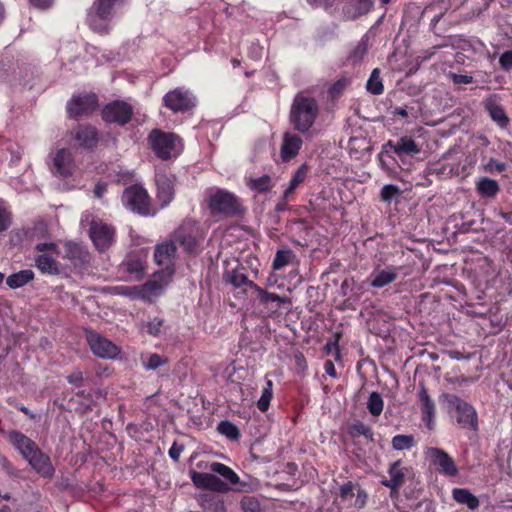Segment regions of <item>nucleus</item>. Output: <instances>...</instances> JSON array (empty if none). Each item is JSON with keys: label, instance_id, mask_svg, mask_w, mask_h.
I'll return each instance as SVG.
<instances>
[{"label": "nucleus", "instance_id": "obj_1", "mask_svg": "<svg viewBox=\"0 0 512 512\" xmlns=\"http://www.w3.org/2000/svg\"><path fill=\"white\" fill-rule=\"evenodd\" d=\"M5 438L39 475L48 479L54 476L55 469L50 457L41 451L35 441L18 430L6 432Z\"/></svg>", "mask_w": 512, "mask_h": 512}, {"label": "nucleus", "instance_id": "obj_2", "mask_svg": "<svg viewBox=\"0 0 512 512\" xmlns=\"http://www.w3.org/2000/svg\"><path fill=\"white\" fill-rule=\"evenodd\" d=\"M319 115V105L316 99L297 93L292 101L289 121L299 133L305 134L313 127Z\"/></svg>", "mask_w": 512, "mask_h": 512}, {"label": "nucleus", "instance_id": "obj_3", "mask_svg": "<svg viewBox=\"0 0 512 512\" xmlns=\"http://www.w3.org/2000/svg\"><path fill=\"white\" fill-rule=\"evenodd\" d=\"M207 202L212 215L240 217L246 212L240 199L235 194L224 189L211 191Z\"/></svg>", "mask_w": 512, "mask_h": 512}, {"label": "nucleus", "instance_id": "obj_4", "mask_svg": "<svg viewBox=\"0 0 512 512\" xmlns=\"http://www.w3.org/2000/svg\"><path fill=\"white\" fill-rule=\"evenodd\" d=\"M124 0H94L87 11L86 22L91 30L105 35L110 30L113 9Z\"/></svg>", "mask_w": 512, "mask_h": 512}, {"label": "nucleus", "instance_id": "obj_5", "mask_svg": "<svg viewBox=\"0 0 512 512\" xmlns=\"http://www.w3.org/2000/svg\"><path fill=\"white\" fill-rule=\"evenodd\" d=\"M169 236L189 254H195L204 239L199 223L192 218H185Z\"/></svg>", "mask_w": 512, "mask_h": 512}, {"label": "nucleus", "instance_id": "obj_6", "mask_svg": "<svg viewBox=\"0 0 512 512\" xmlns=\"http://www.w3.org/2000/svg\"><path fill=\"white\" fill-rule=\"evenodd\" d=\"M148 142L155 155L162 160H168L177 155L181 143L176 134L163 132L160 129H153L150 132Z\"/></svg>", "mask_w": 512, "mask_h": 512}, {"label": "nucleus", "instance_id": "obj_7", "mask_svg": "<svg viewBox=\"0 0 512 512\" xmlns=\"http://www.w3.org/2000/svg\"><path fill=\"white\" fill-rule=\"evenodd\" d=\"M441 397L447 403L449 409L456 411L457 423L463 429L478 430L477 412L471 404L454 394L445 393Z\"/></svg>", "mask_w": 512, "mask_h": 512}, {"label": "nucleus", "instance_id": "obj_8", "mask_svg": "<svg viewBox=\"0 0 512 512\" xmlns=\"http://www.w3.org/2000/svg\"><path fill=\"white\" fill-rule=\"evenodd\" d=\"M123 205L133 212L149 215L151 212L150 196L145 188L139 184L127 187L121 197Z\"/></svg>", "mask_w": 512, "mask_h": 512}, {"label": "nucleus", "instance_id": "obj_9", "mask_svg": "<svg viewBox=\"0 0 512 512\" xmlns=\"http://www.w3.org/2000/svg\"><path fill=\"white\" fill-rule=\"evenodd\" d=\"M174 273L175 268H163L156 271L150 280L140 285L141 299L150 300L152 297L160 295L171 282Z\"/></svg>", "mask_w": 512, "mask_h": 512}, {"label": "nucleus", "instance_id": "obj_10", "mask_svg": "<svg viewBox=\"0 0 512 512\" xmlns=\"http://www.w3.org/2000/svg\"><path fill=\"white\" fill-rule=\"evenodd\" d=\"M174 273L175 268H163L156 271L150 280L140 285L141 299L150 300L152 297L160 295L171 282Z\"/></svg>", "mask_w": 512, "mask_h": 512}, {"label": "nucleus", "instance_id": "obj_11", "mask_svg": "<svg viewBox=\"0 0 512 512\" xmlns=\"http://www.w3.org/2000/svg\"><path fill=\"white\" fill-rule=\"evenodd\" d=\"M85 337L94 355L103 359H114L120 349L109 339L93 330H85Z\"/></svg>", "mask_w": 512, "mask_h": 512}, {"label": "nucleus", "instance_id": "obj_12", "mask_svg": "<svg viewBox=\"0 0 512 512\" xmlns=\"http://www.w3.org/2000/svg\"><path fill=\"white\" fill-rule=\"evenodd\" d=\"M163 103L174 113L187 112L195 107L196 98L189 90L176 88L163 97Z\"/></svg>", "mask_w": 512, "mask_h": 512}, {"label": "nucleus", "instance_id": "obj_13", "mask_svg": "<svg viewBox=\"0 0 512 512\" xmlns=\"http://www.w3.org/2000/svg\"><path fill=\"white\" fill-rule=\"evenodd\" d=\"M98 107V98L95 93L73 95L67 102L66 110L70 118L89 115Z\"/></svg>", "mask_w": 512, "mask_h": 512}, {"label": "nucleus", "instance_id": "obj_14", "mask_svg": "<svg viewBox=\"0 0 512 512\" xmlns=\"http://www.w3.org/2000/svg\"><path fill=\"white\" fill-rule=\"evenodd\" d=\"M89 236L95 247L103 252L115 241V228L101 220H93L89 229Z\"/></svg>", "mask_w": 512, "mask_h": 512}, {"label": "nucleus", "instance_id": "obj_15", "mask_svg": "<svg viewBox=\"0 0 512 512\" xmlns=\"http://www.w3.org/2000/svg\"><path fill=\"white\" fill-rule=\"evenodd\" d=\"M132 116V106L121 100L108 103L102 110V119L107 123L125 125L132 119Z\"/></svg>", "mask_w": 512, "mask_h": 512}, {"label": "nucleus", "instance_id": "obj_16", "mask_svg": "<svg viewBox=\"0 0 512 512\" xmlns=\"http://www.w3.org/2000/svg\"><path fill=\"white\" fill-rule=\"evenodd\" d=\"M341 502L350 507L362 509L367 502L368 495L358 483L348 481L340 485L338 493Z\"/></svg>", "mask_w": 512, "mask_h": 512}, {"label": "nucleus", "instance_id": "obj_17", "mask_svg": "<svg viewBox=\"0 0 512 512\" xmlns=\"http://www.w3.org/2000/svg\"><path fill=\"white\" fill-rule=\"evenodd\" d=\"M70 137L76 141V147L85 150H94L100 140V132L96 127L84 124L77 126L70 132Z\"/></svg>", "mask_w": 512, "mask_h": 512}, {"label": "nucleus", "instance_id": "obj_18", "mask_svg": "<svg viewBox=\"0 0 512 512\" xmlns=\"http://www.w3.org/2000/svg\"><path fill=\"white\" fill-rule=\"evenodd\" d=\"M176 256L177 245L170 236L155 246L154 260L164 268H174Z\"/></svg>", "mask_w": 512, "mask_h": 512}, {"label": "nucleus", "instance_id": "obj_19", "mask_svg": "<svg viewBox=\"0 0 512 512\" xmlns=\"http://www.w3.org/2000/svg\"><path fill=\"white\" fill-rule=\"evenodd\" d=\"M64 258L68 259L74 267H85L90 264L91 255L81 244L75 242H66L64 244Z\"/></svg>", "mask_w": 512, "mask_h": 512}, {"label": "nucleus", "instance_id": "obj_20", "mask_svg": "<svg viewBox=\"0 0 512 512\" xmlns=\"http://www.w3.org/2000/svg\"><path fill=\"white\" fill-rule=\"evenodd\" d=\"M54 173L60 177H70L76 168L72 153L65 148L59 149L53 159Z\"/></svg>", "mask_w": 512, "mask_h": 512}, {"label": "nucleus", "instance_id": "obj_21", "mask_svg": "<svg viewBox=\"0 0 512 512\" xmlns=\"http://www.w3.org/2000/svg\"><path fill=\"white\" fill-rule=\"evenodd\" d=\"M418 398L421 405L422 420L426 423L428 429L432 430L434 428L436 407L423 382L419 384Z\"/></svg>", "mask_w": 512, "mask_h": 512}, {"label": "nucleus", "instance_id": "obj_22", "mask_svg": "<svg viewBox=\"0 0 512 512\" xmlns=\"http://www.w3.org/2000/svg\"><path fill=\"white\" fill-rule=\"evenodd\" d=\"M303 145L302 138L292 132H285L282 138V144L280 148V156L284 162H288L295 158L299 150Z\"/></svg>", "mask_w": 512, "mask_h": 512}, {"label": "nucleus", "instance_id": "obj_23", "mask_svg": "<svg viewBox=\"0 0 512 512\" xmlns=\"http://www.w3.org/2000/svg\"><path fill=\"white\" fill-rule=\"evenodd\" d=\"M432 461L437 465L441 471L448 476H455L458 474V469L454 460L442 449L430 448L428 451Z\"/></svg>", "mask_w": 512, "mask_h": 512}, {"label": "nucleus", "instance_id": "obj_24", "mask_svg": "<svg viewBox=\"0 0 512 512\" xmlns=\"http://www.w3.org/2000/svg\"><path fill=\"white\" fill-rule=\"evenodd\" d=\"M157 185V198L161 207H166L174 199L175 191L174 185L170 178L165 174H158L156 176Z\"/></svg>", "mask_w": 512, "mask_h": 512}, {"label": "nucleus", "instance_id": "obj_25", "mask_svg": "<svg viewBox=\"0 0 512 512\" xmlns=\"http://www.w3.org/2000/svg\"><path fill=\"white\" fill-rule=\"evenodd\" d=\"M387 146H389L393 152L398 155H415L418 154L421 149L419 145L415 142V140L412 137L404 136L401 137L396 142L389 141L387 143Z\"/></svg>", "mask_w": 512, "mask_h": 512}, {"label": "nucleus", "instance_id": "obj_26", "mask_svg": "<svg viewBox=\"0 0 512 512\" xmlns=\"http://www.w3.org/2000/svg\"><path fill=\"white\" fill-rule=\"evenodd\" d=\"M371 7L370 0H347L343 6V14L347 19H355L367 13Z\"/></svg>", "mask_w": 512, "mask_h": 512}, {"label": "nucleus", "instance_id": "obj_27", "mask_svg": "<svg viewBox=\"0 0 512 512\" xmlns=\"http://www.w3.org/2000/svg\"><path fill=\"white\" fill-rule=\"evenodd\" d=\"M35 266L37 269L48 275H59V263L48 253H42L35 258Z\"/></svg>", "mask_w": 512, "mask_h": 512}, {"label": "nucleus", "instance_id": "obj_28", "mask_svg": "<svg viewBox=\"0 0 512 512\" xmlns=\"http://www.w3.org/2000/svg\"><path fill=\"white\" fill-rule=\"evenodd\" d=\"M400 465L401 461L392 463L388 470L390 479L382 481V484L390 488L392 491L397 490L402 486L404 482L405 472L404 469L400 467Z\"/></svg>", "mask_w": 512, "mask_h": 512}, {"label": "nucleus", "instance_id": "obj_29", "mask_svg": "<svg viewBox=\"0 0 512 512\" xmlns=\"http://www.w3.org/2000/svg\"><path fill=\"white\" fill-rule=\"evenodd\" d=\"M476 191L484 198H494L499 193L500 186L496 180L482 177L476 182Z\"/></svg>", "mask_w": 512, "mask_h": 512}, {"label": "nucleus", "instance_id": "obj_30", "mask_svg": "<svg viewBox=\"0 0 512 512\" xmlns=\"http://www.w3.org/2000/svg\"><path fill=\"white\" fill-rule=\"evenodd\" d=\"M485 109L489 113V116L495 121L500 127L504 128L509 124V118L507 117L504 109L494 100H487L485 102Z\"/></svg>", "mask_w": 512, "mask_h": 512}, {"label": "nucleus", "instance_id": "obj_31", "mask_svg": "<svg viewBox=\"0 0 512 512\" xmlns=\"http://www.w3.org/2000/svg\"><path fill=\"white\" fill-rule=\"evenodd\" d=\"M34 279V272L31 269H24L11 274L6 278V284L11 289H18Z\"/></svg>", "mask_w": 512, "mask_h": 512}, {"label": "nucleus", "instance_id": "obj_32", "mask_svg": "<svg viewBox=\"0 0 512 512\" xmlns=\"http://www.w3.org/2000/svg\"><path fill=\"white\" fill-rule=\"evenodd\" d=\"M453 498L459 504L467 505L469 509H476L479 507L478 498L472 494L468 489L455 488L452 491Z\"/></svg>", "mask_w": 512, "mask_h": 512}, {"label": "nucleus", "instance_id": "obj_33", "mask_svg": "<svg viewBox=\"0 0 512 512\" xmlns=\"http://www.w3.org/2000/svg\"><path fill=\"white\" fill-rule=\"evenodd\" d=\"M210 472L222 476L229 486L239 482V477L237 474L230 467L223 463L213 462L210 465Z\"/></svg>", "mask_w": 512, "mask_h": 512}, {"label": "nucleus", "instance_id": "obj_34", "mask_svg": "<svg viewBox=\"0 0 512 512\" xmlns=\"http://www.w3.org/2000/svg\"><path fill=\"white\" fill-rule=\"evenodd\" d=\"M247 186L257 193H265L274 187V182L270 175L265 174L258 178H250L247 182Z\"/></svg>", "mask_w": 512, "mask_h": 512}, {"label": "nucleus", "instance_id": "obj_35", "mask_svg": "<svg viewBox=\"0 0 512 512\" xmlns=\"http://www.w3.org/2000/svg\"><path fill=\"white\" fill-rule=\"evenodd\" d=\"M397 278L395 269L382 270L371 281V286L374 288H382L394 282Z\"/></svg>", "mask_w": 512, "mask_h": 512}, {"label": "nucleus", "instance_id": "obj_36", "mask_svg": "<svg viewBox=\"0 0 512 512\" xmlns=\"http://www.w3.org/2000/svg\"><path fill=\"white\" fill-rule=\"evenodd\" d=\"M250 288L258 294L259 300L262 304H266L270 301L278 303H287L289 301L287 297H281L275 293H269L257 284H250Z\"/></svg>", "mask_w": 512, "mask_h": 512}, {"label": "nucleus", "instance_id": "obj_37", "mask_svg": "<svg viewBox=\"0 0 512 512\" xmlns=\"http://www.w3.org/2000/svg\"><path fill=\"white\" fill-rule=\"evenodd\" d=\"M125 270L135 279L139 280L143 276L144 264L138 257H131L123 263Z\"/></svg>", "mask_w": 512, "mask_h": 512}, {"label": "nucleus", "instance_id": "obj_38", "mask_svg": "<svg viewBox=\"0 0 512 512\" xmlns=\"http://www.w3.org/2000/svg\"><path fill=\"white\" fill-rule=\"evenodd\" d=\"M225 279L228 283L232 284L236 288H239L243 285H247L250 287V284H255L253 281L249 280L244 273L240 272L239 270H232L226 272Z\"/></svg>", "mask_w": 512, "mask_h": 512}, {"label": "nucleus", "instance_id": "obj_39", "mask_svg": "<svg viewBox=\"0 0 512 512\" xmlns=\"http://www.w3.org/2000/svg\"><path fill=\"white\" fill-rule=\"evenodd\" d=\"M366 88L373 95H380L383 93L384 87L379 69L376 68L372 71L370 78L367 81Z\"/></svg>", "mask_w": 512, "mask_h": 512}, {"label": "nucleus", "instance_id": "obj_40", "mask_svg": "<svg viewBox=\"0 0 512 512\" xmlns=\"http://www.w3.org/2000/svg\"><path fill=\"white\" fill-rule=\"evenodd\" d=\"M384 402L380 393L371 392L367 401V409L373 416H379L383 411Z\"/></svg>", "mask_w": 512, "mask_h": 512}, {"label": "nucleus", "instance_id": "obj_41", "mask_svg": "<svg viewBox=\"0 0 512 512\" xmlns=\"http://www.w3.org/2000/svg\"><path fill=\"white\" fill-rule=\"evenodd\" d=\"M217 430L230 440H238L240 438L238 427L228 420L221 421L217 426Z\"/></svg>", "mask_w": 512, "mask_h": 512}, {"label": "nucleus", "instance_id": "obj_42", "mask_svg": "<svg viewBox=\"0 0 512 512\" xmlns=\"http://www.w3.org/2000/svg\"><path fill=\"white\" fill-rule=\"evenodd\" d=\"M272 387V381L267 379L266 386L263 388L261 397L257 402V407L261 412L267 411L270 406V402L273 397Z\"/></svg>", "mask_w": 512, "mask_h": 512}, {"label": "nucleus", "instance_id": "obj_43", "mask_svg": "<svg viewBox=\"0 0 512 512\" xmlns=\"http://www.w3.org/2000/svg\"><path fill=\"white\" fill-rule=\"evenodd\" d=\"M293 256L294 254L290 249L278 250L272 263L273 269L280 270L283 267L287 266L290 263Z\"/></svg>", "mask_w": 512, "mask_h": 512}, {"label": "nucleus", "instance_id": "obj_44", "mask_svg": "<svg viewBox=\"0 0 512 512\" xmlns=\"http://www.w3.org/2000/svg\"><path fill=\"white\" fill-rule=\"evenodd\" d=\"M414 437L412 435H396L392 438V447L395 450H409L414 446Z\"/></svg>", "mask_w": 512, "mask_h": 512}, {"label": "nucleus", "instance_id": "obj_45", "mask_svg": "<svg viewBox=\"0 0 512 512\" xmlns=\"http://www.w3.org/2000/svg\"><path fill=\"white\" fill-rule=\"evenodd\" d=\"M199 504L204 508H210L213 504L217 510L223 511V502L218 500L214 495L209 493L200 494L198 498Z\"/></svg>", "mask_w": 512, "mask_h": 512}, {"label": "nucleus", "instance_id": "obj_46", "mask_svg": "<svg viewBox=\"0 0 512 512\" xmlns=\"http://www.w3.org/2000/svg\"><path fill=\"white\" fill-rule=\"evenodd\" d=\"M193 484L198 488L209 489L211 473H201L196 471L190 472Z\"/></svg>", "mask_w": 512, "mask_h": 512}, {"label": "nucleus", "instance_id": "obj_47", "mask_svg": "<svg viewBox=\"0 0 512 512\" xmlns=\"http://www.w3.org/2000/svg\"><path fill=\"white\" fill-rule=\"evenodd\" d=\"M401 194V190L399 187L393 184H387L382 187L380 191V198L382 201L386 203H391V201L398 197Z\"/></svg>", "mask_w": 512, "mask_h": 512}, {"label": "nucleus", "instance_id": "obj_48", "mask_svg": "<svg viewBox=\"0 0 512 512\" xmlns=\"http://www.w3.org/2000/svg\"><path fill=\"white\" fill-rule=\"evenodd\" d=\"M12 223L10 211L5 206L3 200L0 199V232L8 230Z\"/></svg>", "mask_w": 512, "mask_h": 512}, {"label": "nucleus", "instance_id": "obj_49", "mask_svg": "<svg viewBox=\"0 0 512 512\" xmlns=\"http://www.w3.org/2000/svg\"><path fill=\"white\" fill-rule=\"evenodd\" d=\"M243 512H261L259 501L253 496H245L240 502Z\"/></svg>", "mask_w": 512, "mask_h": 512}, {"label": "nucleus", "instance_id": "obj_50", "mask_svg": "<svg viewBox=\"0 0 512 512\" xmlns=\"http://www.w3.org/2000/svg\"><path fill=\"white\" fill-rule=\"evenodd\" d=\"M115 293L127 296L131 299H141L139 286H118L114 288Z\"/></svg>", "mask_w": 512, "mask_h": 512}, {"label": "nucleus", "instance_id": "obj_51", "mask_svg": "<svg viewBox=\"0 0 512 512\" xmlns=\"http://www.w3.org/2000/svg\"><path fill=\"white\" fill-rule=\"evenodd\" d=\"M166 363H168L167 358H163L159 354L153 353L148 357L147 362L144 363V367L146 370H156Z\"/></svg>", "mask_w": 512, "mask_h": 512}, {"label": "nucleus", "instance_id": "obj_52", "mask_svg": "<svg viewBox=\"0 0 512 512\" xmlns=\"http://www.w3.org/2000/svg\"><path fill=\"white\" fill-rule=\"evenodd\" d=\"M209 489L215 492L225 493L229 491L230 486L225 481L218 478L215 473L211 472Z\"/></svg>", "mask_w": 512, "mask_h": 512}, {"label": "nucleus", "instance_id": "obj_53", "mask_svg": "<svg viewBox=\"0 0 512 512\" xmlns=\"http://www.w3.org/2000/svg\"><path fill=\"white\" fill-rule=\"evenodd\" d=\"M351 431L354 435H363L369 439L373 438V432H372L371 428L361 421L355 422L351 426Z\"/></svg>", "mask_w": 512, "mask_h": 512}, {"label": "nucleus", "instance_id": "obj_54", "mask_svg": "<svg viewBox=\"0 0 512 512\" xmlns=\"http://www.w3.org/2000/svg\"><path fill=\"white\" fill-rule=\"evenodd\" d=\"M306 176L307 167L306 165H301L293 174L289 182V185L296 189L305 180Z\"/></svg>", "mask_w": 512, "mask_h": 512}, {"label": "nucleus", "instance_id": "obj_55", "mask_svg": "<svg viewBox=\"0 0 512 512\" xmlns=\"http://www.w3.org/2000/svg\"><path fill=\"white\" fill-rule=\"evenodd\" d=\"M164 320L161 318H154L147 323V332L152 336H158L161 333Z\"/></svg>", "mask_w": 512, "mask_h": 512}, {"label": "nucleus", "instance_id": "obj_56", "mask_svg": "<svg viewBox=\"0 0 512 512\" xmlns=\"http://www.w3.org/2000/svg\"><path fill=\"white\" fill-rule=\"evenodd\" d=\"M68 383L75 385L77 387H81L84 383V375L83 372L79 369H75L67 376Z\"/></svg>", "mask_w": 512, "mask_h": 512}, {"label": "nucleus", "instance_id": "obj_57", "mask_svg": "<svg viewBox=\"0 0 512 512\" xmlns=\"http://www.w3.org/2000/svg\"><path fill=\"white\" fill-rule=\"evenodd\" d=\"M448 76L452 80V82L456 85L470 84L473 82V77L470 75H466V74L463 75V74L449 72Z\"/></svg>", "mask_w": 512, "mask_h": 512}, {"label": "nucleus", "instance_id": "obj_58", "mask_svg": "<svg viewBox=\"0 0 512 512\" xmlns=\"http://www.w3.org/2000/svg\"><path fill=\"white\" fill-rule=\"evenodd\" d=\"M500 67L509 71L512 68V50H507L499 58Z\"/></svg>", "mask_w": 512, "mask_h": 512}, {"label": "nucleus", "instance_id": "obj_59", "mask_svg": "<svg viewBox=\"0 0 512 512\" xmlns=\"http://www.w3.org/2000/svg\"><path fill=\"white\" fill-rule=\"evenodd\" d=\"M35 249L39 252H45V251H50L52 254H56V255H59L60 251H59V248L57 246V244L53 243V242H49V243H38L36 246H35Z\"/></svg>", "mask_w": 512, "mask_h": 512}, {"label": "nucleus", "instance_id": "obj_60", "mask_svg": "<svg viewBox=\"0 0 512 512\" xmlns=\"http://www.w3.org/2000/svg\"><path fill=\"white\" fill-rule=\"evenodd\" d=\"M485 168L487 171H489L491 173L494 171L502 172L506 169V165L503 162H499V161L491 158Z\"/></svg>", "mask_w": 512, "mask_h": 512}, {"label": "nucleus", "instance_id": "obj_61", "mask_svg": "<svg viewBox=\"0 0 512 512\" xmlns=\"http://www.w3.org/2000/svg\"><path fill=\"white\" fill-rule=\"evenodd\" d=\"M54 1L55 0H30V3L37 9L46 10L53 5Z\"/></svg>", "mask_w": 512, "mask_h": 512}, {"label": "nucleus", "instance_id": "obj_62", "mask_svg": "<svg viewBox=\"0 0 512 512\" xmlns=\"http://www.w3.org/2000/svg\"><path fill=\"white\" fill-rule=\"evenodd\" d=\"M183 451V447L182 446H178L176 443H174L172 445V447L169 449V456L174 460V461H178L179 460V457H180V454L182 453Z\"/></svg>", "mask_w": 512, "mask_h": 512}, {"label": "nucleus", "instance_id": "obj_63", "mask_svg": "<svg viewBox=\"0 0 512 512\" xmlns=\"http://www.w3.org/2000/svg\"><path fill=\"white\" fill-rule=\"evenodd\" d=\"M107 190V184L104 182H98L94 188V195L97 198H102Z\"/></svg>", "mask_w": 512, "mask_h": 512}, {"label": "nucleus", "instance_id": "obj_64", "mask_svg": "<svg viewBox=\"0 0 512 512\" xmlns=\"http://www.w3.org/2000/svg\"><path fill=\"white\" fill-rule=\"evenodd\" d=\"M324 369H325V372L331 376V377H336V370H335V366H334V363L331 361V360H327L325 361L324 363Z\"/></svg>", "mask_w": 512, "mask_h": 512}]
</instances>
